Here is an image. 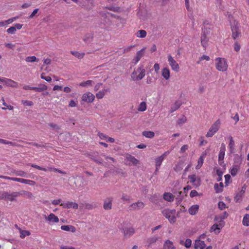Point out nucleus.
Listing matches in <instances>:
<instances>
[{"mask_svg":"<svg viewBox=\"0 0 249 249\" xmlns=\"http://www.w3.org/2000/svg\"><path fill=\"white\" fill-rule=\"evenodd\" d=\"M188 178H189V179H190V181L191 183H193L194 184V185L196 187H197V186H198L200 185V183H199V184L196 183V175L194 174V175H189L188 176Z\"/></svg>","mask_w":249,"mask_h":249,"instance_id":"393cba45","label":"nucleus"},{"mask_svg":"<svg viewBox=\"0 0 249 249\" xmlns=\"http://www.w3.org/2000/svg\"><path fill=\"white\" fill-rule=\"evenodd\" d=\"M218 208L222 210L226 208V204L222 201H220L218 204Z\"/></svg>","mask_w":249,"mask_h":249,"instance_id":"13d9d810","label":"nucleus"},{"mask_svg":"<svg viewBox=\"0 0 249 249\" xmlns=\"http://www.w3.org/2000/svg\"><path fill=\"white\" fill-rule=\"evenodd\" d=\"M163 215L168 219L169 221L173 224L176 221V217L175 214L176 213L175 209H165L162 211Z\"/></svg>","mask_w":249,"mask_h":249,"instance_id":"f03ea898","label":"nucleus"},{"mask_svg":"<svg viewBox=\"0 0 249 249\" xmlns=\"http://www.w3.org/2000/svg\"><path fill=\"white\" fill-rule=\"evenodd\" d=\"M241 48L240 45L236 41L234 44V50L235 52H238L240 51Z\"/></svg>","mask_w":249,"mask_h":249,"instance_id":"5fc2aeb1","label":"nucleus"},{"mask_svg":"<svg viewBox=\"0 0 249 249\" xmlns=\"http://www.w3.org/2000/svg\"><path fill=\"white\" fill-rule=\"evenodd\" d=\"M142 134L143 136H145L146 138H152L155 136V133L153 131H144L142 132Z\"/></svg>","mask_w":249,"mask_h":249,"instance_id":"c756f323","label":"nucleus"},{"mask_svg":"<svg viewBox=\"0 0 249 249\" xmlns=\"http://www.w3.org/2000/svg\"><path fill=\"white\" fill-rule=\"evenodd\" d=\"M13 173L15 174L16 175L23 177H27V174L23 171L22 170H14L12 172Z\"/></svg>","mask_w":249,"mask_h":249,"instance_id":"bb28decb","label":"nucleus"},{"mask_svg":"<svg viewBox=\"0 0 249 249\" xmlns=\"http://www.w3.org/2000/svg\"><path fill=\"white\" fill-rule=\"evenodd\" d=\"M234 165H238L240 167V165L242 162V158L238 154H235L234 157Z\"/></svg>","mask_w":249,"mask_h":249,"instance_id":"aec40b11","label":"nucleus"},{"mask_svg":"<svg viewBox=\"0 0 249 249\" xmlns=\"http://www.w3.org/2000/svg\"><path fill=\"white\" fill-rule=\"evenodd\" d=\"M48 125H49L53 130H58L60 129V127L59 126L53 123H49L48 124Z\"/></svg>","mask_w":249,"mask_h":249,"instance_id":"09e8293b","label":"nucleus"},{"mask_svg":"<svg viewBox=\"0 0 249 249\" xmlns=\"http://www.w3.org/2000/svg\"><path fill=\"white\" fill-rule=\"evenodd\" d=\"M214 190L215 191L216 193H221L223 190V189H222L221 188L219 187L218 183H215L214 184Z\"/></svg>","mask_w":249,"mask_h":249,"instance_id":"49530a36","label":"nucleus"},{"mask_svg":"<svg viewBox=\"0 0 249 249\" xmlns=\"http://www.w3.org/2000/svg\"><path fill=\"white\" fill-rule=\"evenodd\" d=\"M93 81L92 80H87L85 82H81L79 84V86L81 87H86L89 85H91Z\"/></svg>","mask_w":249,"mask_h":249,"instance_id":"c03bdc74","label":"nucleus"},{"mask_svg":"<svg viewBox=\"0 0 249 249\" xmlns=\"http://www.w3.org/2000/svg\"><path fill=\"white\" fill-rule=\"evenodd\" d=\"M229 18L232 32L231 37L234 40H236L237 38L241 36V33L239 29V23L238 21L236 20L233 19L232 21V17L231 15L229 16Z\"/></svg>","mask_w":249,"mask_h":249,"instance_id":"f257e3e1","label":"nucleus"},{"mask_svg":"<svg viewBox=\"0 0 249 249\" xmlns=\"http://www.w3.org/2000/svg\"><path fill=\"white\" fill-rule=\"evenodd\" d=\"M243 195H241V193H237L236 196H234V200L235 202H240L242 201V198Z\"/></svg>","mask_w":249,"mask_h":249,"instance_id":"a19ab883","label":"nucleus"},{"mask_svg":"<svg viewBox=\"0 0 249 249\" xmlns=\"http://www.w3.org/2000/svg\"><path fill=\"white\" fill-rule=\"evenodd\" d=\"M112 197H109L104 201L103 208L105 210H110L112 208Z\"/></svg>","mask_w":249,"mask_h":249,"instance_id":"9b49d317","label":"nucleus"},{"mask_svg":"<svg viewBox=\"0 0 249 249\" xmlns=\"http://www.w3.org/2000/svg\"><path fill=\"white\" fill-rule=\"evenodd\" d=\"M243 224L246 226H249V214H246L243 219Z\"/></svg>","mask_w":249,"mask_h":249,"instance_id":"2f4dec72","label":"nucleus"},{"mask_svg":"<svg viewBox=\"0 0 249 249\" xmlns=\"http://www.w3.org/2000/svg\"><path fill=\"white\" fill-rule=\"evenodd\" d=\"M2 100L3 101V105L6 107H2V109L3 110H5L7 108L9 109V110H12L13 109L14 107L11 105H7V104L5 102L4 99L3 97H2Z\"/></svg>","mask_w":249,"mask_h":249,"instance_id":"37998d69","label":"nucleus"},{"mask_svg":"<svg viewBox=\"0 0 249 249\" xmlns=\"http://www.w3.org/2000/svg\"><path fill=\"white\" fill-rule=\"evenodd\" d=\"M20 237L21 238H24L26 236H28L30 235V232L28 231H25V230H20Z\"/></svg>","mask_w":249,"mask_h":249,"instance_id":"c9c22d12","label":"nucleus"},{"mask_svg":"<svg viewBox=\"0 0 249 249\" xmlns=\"http://www.w3.org/2000/svg\"><path fill=\"white\" fill-rule=\"evenodd\" d=\"M38 10L39 9L38 8L35 9L32 13V14L29 16V18H32L35 16V15L38 12Z\"/></svg>","mask_w":249,"mask_h":249,"instance_id":"69168bd1","label":"nucleus"},{"mask_svg":"<svg viewBox=\"0 0 249 249\" xmlns=\"http://www.w3.org/2000/svg\"><path fill=\"white\" fill-rule=\"evenodd\" d=\"M120 229L123 232L124 238L125 239L129 238L135 233V230L132 227H125Z\"/></svg>","mask_w":249,"mask_h":249,"instance_id":"39448f33","label":"nucleus"},{"mask_svg":"<svg viewBox=\"0 0 249 249\" xmlns=\"http://www.w3.org/2000/svg\"><path fill=\"white\" fill-rule=\"evenodd\" d=\"M225 156V153L224 152H219V155H218V162L219 164L220 165H222V163H223V160Z\"/></svg>","mask_w":249,"mask_h":249,"instance_id":"58836bf2","label":"nucleus"},{"mask_svg":"<svg viewBox=\"0 0 249 249\" xmlns=\"http://www.w3.org/2000/svg\"><path fill=\"white\" fill-rule=\"evenodd\" d=\"M230 142L229 144V147L230 149V151L231 153H232L234 152V142L233 140V138L231 136L230 137Z\"/></svg>","mask_w":249,"mask_h":249,"instance_id":"a878e982","label":"nucleus"},{"mask_svg":"<svg viewBox=\"0 0 249 249\" xmlns=\"http://www.w3.org/2000/svg\"><path fill=\"white\" fill-rule=\"evenodd\" d=\"M181 105L182 102L181 101H176L174 104V105L171 107V109L170 110V113H173V112L177 110L181 106Z\"/></svg>","mask_w":249,"mask_h":249,"instance_id":"f3484780","label":"nucleus"},{"mask_svg":"<svg viewBox=\"0 0 249 249\" xmlns=\"http://www.w3.org/2000/svg\"><path fill=\"white\" fill-rule=\"evenodd\" d=\"M205 247L206 244L204 241H201L199 239H197L195 241L194 244V248L195 249H197L198 248H200V249H204Z\"/></svg>","mask_w":249,"mask_h":249,"instance_id":"4468645a","label":"nucleus"},{"mask_svg":"<svg viewBox=\"0 0 249 249\" xmlns=\"http://www.w3.org/2000/svg\"><path fill=\"white\" fill-rule=\"evenodd\" d=\"M216 174L218 176V178L217 179V181H221L222 179L223 172H222L220 169H217Z\"/></svg>","mask_w":249,"mask_h":249,"instance_id":"de8ad7c7","label":"nucleus"},{"mask_svg":"<svg viewBox=\"0 0 249 249\" xmlns=\"http://www.w3.org/2000/svg\"><path fill=\"white\" fill-rule=\"evenodd\" d=\"M145 48H142L140 51L137 52L136 56L133 58L132 62L136 64L138 63L144 54Z\"/></svg>","mask_w":249,"mask_h":249,"instance_id":"9d476101","label":"nucleus"},{"mask_svg":"<svg viewBox=\"0 0 249 249\" xmlns=\"http://www.w3.org/2000/svg\"><path fill=\"white\" fill-rule=\"evenodd\" d=\"M26 61L29 62H38V59L35 56H28L25 59Z\"/></svg>","mask_w":249,"mask_h":249,"instance_id":"4c0bfd02","label":"nucleus"},{"mask_svg":"<svg viewBox=\"0 0 249 249\" xmlns=\"http://www.w3.org/2000/svg\"><path fill=\"white\" fill-rule=\"evenodd\" d=\"M95 98L94 95L90 92L84 93L82 97V100L87 103H92Z\"/></svg>","mask_w":249,"mask_h":249,"instance_id":"0eeeda50","label":"nucleus"},{"mask_svg":"<svg viewBox=\"0 0 249 249\" xmlns=\"http://www.w3.org/2000/svg\"><path fill=\"white\" fill-rule=\"evenodd\" d=\"M240 167L238 165H233L232 168L231 169L230 173L232 176L236 175L238 170L239 169Z\"/></svg>","mask_w":249,"mask_h":249,"instance_id":"7c9ffc66","label":"nucleus"},{"mask_svg":"<svg viewBox=\"0 0 249 249\" xmlns=\"http://www.w3.org/2000/svg\"><path fill=\"white\" fill-rule=\"evenodd\" d=\"M144 204L141 201L132 203L130 206V210H138L144 207Z\"/></svg>","mask_w":249,"mask_h":249,"instance_id":"ddd939ff","label":"nucleus"},{"mask_svg":"<svg viewBox=\"0 0 249 249\" xmlns=\"http://www.w3.org/2000/svg\"><path fill=\"white\" fill-rule=\"evenodd\" d=\"M146 32L143 30H140L137 32V36L141 38H143L146 36Z\"/></svg>","mask_w":249,"mask_h":249,"instance_id":"e433bc0d","label":"nucleus"},{"mask_svg":"<svg viewBox=\"0 0 249 249\" xmlns=\"http://www.w3.org/2000/svg\"><path fill=\"white\" fill-rule=\"evenodd\" d=\"M169 64L172 68V69L178 72L179 70V67L177 62L173 59L172 56L169 54L168 56Z\"/></svg>","mask_w":249,"mask_h":249,"instance_id":"423d86ee","label":"nucleus"},{"mask_svg":"<svg viewBox=\"0 0 249 249\" xmlns=\"http://www.w3.org/2000/svg\"><path fill=\"white\" fill-rule=\"evenodd\" d=\"M198 195V193L195 190L191 191L190 193V196L191 197H194L195 196H197Z\"/></svg>","mask_w":249,"mask_h":249,"instance_id":"bf43d9fd","label":"nucleus"},{"mask_svg":"<svg viewBox=\"0 0 249 249\" xmlns=\"http://www.w3.org/2000/svg\"><path fill=\"white\" fill-rule=\"evenodd\" d=\"M158 240V238L156 236L147 239V242L149 243L148 247H150L151 245L155 243Z\"/></svg>","mask_w":249,"mask_h":249,"instance_id":"ea45409f","label":"nucleus"},{"mask_svg":"<svg viewBox=\"0 0 249 249\" xmlns=\"http://www.w3.org/2000/svg\"><path fill=\"white\" fill-rule=\"evenodd\" d=\"M4 82L6 85L12 87H16L17 85L16 82L10 79H6V80H4Z\"/></svg>","mask_w":249,"mask_h":249,"instance_id":"c85d7f7f","label":"nucleus"},{"mask_svg":"<svg viewBox=\"0 0 249 249\" xmlns=\"http://www.w3.org/2000/svg\"><path fill=\"white\" fill-rule=\"evenodd\" d=\"M45 73L43 72L41 74V78L42 79L45 80L46 81L51 82L52 81V78L50 76H45Z\"/></svg>","mask_w":249,"mask_h":249,"instance_id":"603ef678","label":"nucleus"},{"mask_svg":"<svg viewBox=\"0 0 249 249\" xmlns=\"http://www.w3.org/2000/svg\"><path fill=\"white\" fill-rule=\"evenodd\" d=\"M158 2H161L162 6H164L167 4L169 0H156Z\"/></svg>","mask_w":249,"mask_h":249,"instance_id":"e2e57ef3","label":"nucleus"},{"mask_svg":"<svg viewBox=\"0 0 249 249\" xmlns=\"http://www.w3.org/2000/svg\"><path fill=\"white\" fill-rule=\"evenodd\" d=\"M217 62L216 63V69L222 71H225L227 70L228 65L225 59L218 57L216 58Z\"/></svg>","mask_w":249,"mask_h":249,"instance_id":"20e7f679","label":"nucleus"},{"mask_svg":"<svg viewBox=\"0 0 249 249\" xmlns=\"http://www.w3.org/2000/svg\"><path fill=\"white\" fill-rule=\"evenodd\" d=\"M184 166V161L182 160H179L178 163L175 165L174 170L176 172H178L181 171Z\"/></svg>","mask_w":249,"mask_h":249,"instance_id":"2eb2a0df","label":"nucleus"},{"mask_svg":"<svg viewBox=\"0 0 249 249\" xmlns=\"http://www.w3.org/2000/svg\"><path fill=\"white\" fill-rule=\"evenodd\" d=\"M61 229L65 231H71L72 232H74L76 231L75 228L72 225H63L61 227Z\"/></svg>","mask_w":249,"mask_h":249,"instance_id":"dca6fc26","label":"nucleus"},{"mask_svg":"<svg viewBox=\"0 0 249 249\" xmlns=\"http://www.w3.org/2000/svg\"><path fill=\"white\" fill-rule=\"evenodd\" d=\"M7 32L8 34L14 35L16 32V28L14 26L11 27L7 30Z\"/></svg>","mask_w":249,"mask_h":249,"instance_id":"3c124183","label":"nucleus"},{"mask_svg":"<svg viewBox=\"0 0 249 249\" xmlns=\"http://www.w3.org/2000/svg\"><path fill=\"white\" fill-rule=\"evenodd\" d=\"M47 220L50 222H54L55 223L59 222V219L58 217L53 213H51L48 216Z\"/></svg>","mask_w":249,"mask_h":249,"instance_id":"412c9836","label":"nucleus"},{"mask_svg":"<svg viewBox=\"0 0 249 249\" xmlns=\"http://www.w3.org/2000/svg\"><path fill=\"white\" fill-rule=\"evenodd\" d=\"M164 249H175L173 243L169 240H166L164 245Z\"/></svg>","mask_w":249,"mask_h":249,"instance_id":"cd10ccee","label":"nucleus"},{"mask_svg":"<svg viewBox=\"0 0 249 249\" xmlns=\"http://www.w3.org/2000/svg\"><path fill=\"white\" fill-rule=\"evenodd\" d=\"M105 95V92L104 91H100L96 93V96L98 99H102Z\"/></svg>","mask_w":249,"mask_h":249,"instance_id":"4d7b16f0","label":"nucleus"},{"mask_svg":"<svg viewBox=\"0 0 249 249\" xmlns=\"http://www.w3.org/2000/svg\"><path fill=\"white\" fill-rule=\"evenodd\" d=\"M88 157L95 162L102 164H103V160L98 157V155L95 153H89L88 154Z\"/></svg>","mask_w":249,"mask_h":249,"instance_id":"f8f14e48","label":"nucleus"},{"mask_svg":"<svg viewBox=\"0 0 249 249\" xmlns=\"http://www.w3.org/2000/svg\"><path fill=\"white\" fill-rule=\"evenodd\" d=\"M203 160H204L203 159V156H201L198 159V164L196 167V169H199L202 166L203 163Z\"/></svg>","mask_w":249,"mask_h":249,"instance_id":"79ce46f5","label":"nucleus"},{"mask_svg":"<svg viewBox=\"0 0 249 249\" xmlns=\"http://www.w3.org/2000/svg\"><path fill=\"white\" fill-rule=\"evenodd\" d=\"M125 159L127 161L130 162L128 164V165H137L139 163L140 161L136 159L134 156L127 154L125 156Z\"/></svg>","mask_w":249,"mask_h":249,"instance_id":"6e6552de","label":"nucleus"},{"mask_svg":"<svg viewBox=\"0 0 249 249\" xmlns=\"http://www.w3.org/2000/svg\"><path fill=\"white\" fill-rule=\"evenodd\" d=\"M71 53L78 58H82L85 55L84 53H79L78 52L72 51H71Z\"/></svg>","mask_w":249,"mask_h":249,"instance_id":"72a5a7b5","label":"nucleus"},{"mask_svg":"<svg viewBox=\"0 0 249 249\" xmlns=\"http://www.w3.org/2000/svg\"><path fill=\"white\" fill-rule=\"evenodd\" d=\"M145 70H142V71L140 73V74L137 76V78H135V79H138V80L142 79L145 76Z\"/></svg>","mask_w":249,"mask_h":249,"instance_id":"a18cd8bd","label":"nucleus"},{"mask_svg":"<svg viewBox=\"0 0 249 249\" xmlns=\"http://www.w3.org/2000/svg\"><path fill=\"white\" fill-rule=\"evenodd\" d=\"M228 215H229L228 213L226 211L224 212L222 214L220 215V217H221V218H220V219L223 220L225 218H227L228 216Z\"/></svg>","mask_w":249,"mask_h":249,"instance_id":"338daca9","label":"nucleus"},{"mask_svg":"<svg viewBox=\"0 0 249 249\" xmlns=\"http://www.w3.org/2000/svg\"><path fill=\"white\" fill-rule=\"evenodd\" d=\"M219 223L218 224H217V227L218 229V230L222 229L223 226L225 225V222L222 219H220L219 221L218 222Z\"/></svg>","mask_w":249,"mask_h":249,"instance_id":"6e6d98bb","label":"nucleus"},{"mask_svg":"<svg viewBox=\"0 0 249 249\" xmlns=\"http://www.w3.org/2000/svg\"><path fill=\"white\" fill-rule=\"evenodd\" d=\"M163 198L167 201H173L174 196L170 193H165L163 195Z\"/></svg>","mask_w":249,"mask_h":249,"instance_id":"5701e85b","label":"nucleus"},{"mask_svg":"<svg viewBox=\"0 0 249 249\" xmlns=\"http://www.w3.org/2000/svg\"><path fill=\"white\" fill-rule=\"evenodd\" d=\"M98 136L101 139H106L107 138V136L105 135L104 133L98 132Z\"/></svg>","mask_w":249,"mask_h":249,"instance_id":"774afa93","label":"nucleus"},{"mask_svg":"<svg viewBox=\"0 0 249 249\" xmlns=\"http://www.w3.org/2000/svg\"><path fill=\"white\" fill-rule=\"evenodd\" d=\"M225 184L226 185H228V184L229 183V180L231 178V177L229 174H227L225 176Z\"/></svg>","mask_w":249,"mask_h":249,"instance_id":"680f3d73","label":"nucleus"},{"mask_svg":"<svg viewBox=\"0 0 249 249\" xmlns=\"http://www.w3.org/2000/svg\"><path fill=\"white\" fill-rule=\"evenodd\" d=\"M162 76L166 79L168 80L170 78V73L168 68H164L162 70Z\"/></svg>","mask_w":249,"mask_h":249,"instance_id":"a211bd4d","label":"nucleus"},{"mask_svg":"<svg viewBox=\"0 0 249 249\" xmlns=\"http://www.w3.org/2000/svg\"><path fill=\"white\" fill-rule=\"evenodd\" d=\"M163 160L162 157H159L155 159L156 167H157V169L160 167Z\"/></svg>","mask_w":249,"mask_h":249,"instance_id":"f704fd0d","label":"nucleus"},{"mask_svg":"<svg viewBox=\"0 0 249 249\" xmlns=\"http://www.w3.org/2000/svg\"><path fill=\"white\" fill-rule=\"evenodd\" d=\"M192 245V241L190 239L187 238L184 243V246L186 248H190Z\"/></svg>","mask_w":249,"mask_h":249,"instance_id":"864d4df0","label":"nucleus"},{"mask_svg":"<svg viewBox=\"0 0 249 249\" xmlns=\"http://www.w3.org/2000/svg\"><path fill=\"white\" fill-rule=\"evenodd\" d=\"M208 39L206 37V35L205 32H203V34L201 36V45L204 48H206L207 45Z\"/></svg>","mask_w":249,"mask_h":249,"instance_id":"b1692460","label":"nucleus"},{"mask_svg":"<svg viewBox=\"0 0 249 249\" xmlns=\"http://www.w3.org/2000/svg\"><path fill=\"white\" fill-rule=\"evenodd\" d=\"M146 104L145 102H142L139 105L138 110L140 111H144L146 109Z\"/></svg>","mask_w":249,"mask_h":249,"instance_id":"473e14b6","label":"nucleus"},{"mask_svg":"<svg viewBox=\"0 0 249 249\" xmlns=\"http://www.w3.org/2000/svg\"><path fill=\"white\" fill-rule=\"evenodd\" d=\"M199 206L198 205H194L189 209V213L191 215H195L198 211Z\"/></svg>","mask_w":249,"mask_h":249,"instance_id":"6ab92c4d","label":"nucleus"},{"mask_svg":"<svg viewBox=\"0 0 249 249\" xmlns=\"http://www.w3.org/2000/svg\"><path fill=\"white\" fill-rule=\"evenodd\" d=\"M39 88H40L41 91H45L47 89L48 87L44 84H39L38 85Z\"/></svg>","mask_w":249,"mask_h":249,"instance_id":"052dcab7","label":"nucleus"},{"mask_svg":"<svg viewBox=\"0 0 249 249\" xmlns=\"http://www.w3.org/2000/svg\"><path fill=\"white\" fill-rule=\"evenodd\" d=\"M18 192H13L10 194L6 192H4V196L5 200H9L11 201L15 200V198L18 196Z\"/></svg>","mask_w":249,"mask_h":249,"instance_id":"1a4fd4ad","label":"nucleus"},{"mask_svg":"<svg viewBox=\"0 0 249 249\" xmlns=\"http://www.w3.org/2000/svg\"><path fill=\"white\" fill-rule=\"evenodd\" d=\"M93 39V35L91 34H87L83 38V40L87 43H90Z\"/></svg>","mask_w":249,"mask_h":249,"instance_id":"4be33fe9","label":"nucleus"},{"mask_svg":"<svg viewBox=\"0 0 249 249\" xmlns=\"http://www.w3.org/2000/svg\"><path fill=\"white\" fill-rule=\"evenodd\" d=\"M95 207H93L92 204L89 203H86L85 205V208L86 209L91 210L94 208Z\"/></svg>","mask_w":249,"mask_h":249,"instance_id":"0e129e2a","label":"nucleus"},{"mask_svg":"<svg viewBox=\"0 0 249 249\" xmlns=\"http://www.w3.org/2000/svg\"><path fill=\"white\" fill-rule=\"evenodd\" d=\"M220 122L217 120L210 128L206 136L207 137H212L219 129Z\"/></svg>","mask_w":249,"mask_h":249,"instance_id":"7ed1b4c3","label":"nucleus"},{"mask_svg":"<svg viewBox=\"0 0 249 249\" xmlns=\"http://www.w3.org/2000/svg\"><path fill=\"white\" fill-rule=\"evenodd\" d=\"M192 165V164L191 163H190L185 168V169L183 171V175L182 176V178H184V176L186 175V172L189 170V169L191 167Z\"/></svg>","mask_w":249,"mask_h":249,"instance_id":"8fccbe9b","label":"nucleus"}]
</instances>
